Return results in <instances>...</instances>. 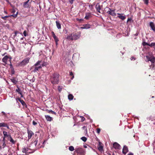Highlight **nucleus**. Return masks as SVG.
Instances as JSON below:
<instances>
[{
	"mask_svg": "<svg viewBox=\"0 0 155 155\" xmlns=\"http://www.w3.org/2000/svg\"><path fill=\"white\" fill-rule=\"evenodd\" d=\"M142 45L143 46L148 45H149V43L146 42H143L142 43Z\"/></svg>",
	"mask_w": 155,
	"mask_h": 155,
	"instance_id": "58836bf2",
	"label": "nucleus"
},
{
	"mask_svg": "<svg viewBox=\"0 0 155 155\" xmlns=\"http://www.w3.org/2000/svg\"><path fill=\"white\" fill-rule=\"evenodd\" d=\"M84 148H87V146H86V145H84Z\"/></svg>",
	"mask_w": 155,
	"mask_h": 155,
	"instance_id": "e2e57ef3",
	"label": "nucleus"
},
{
	"mask_svg": "<svg viewBox=\"0 0 155 155\" xmlns=\"http://www.w3.org/2000/svg\"><path fill=\"white\" fill-rule=\"evenodd\" d=\"M150 25L151 29L154 32H155V25L153 22H151L150 23Z\"/></svg>",
	"mask_w": 155,
	"mask_h": 155,
	"instance_id": "f8f14e48",
	"label": "nucleus"
},
{
	"mask_svg": "<svg viewBox=\"0 0 155 155\" xmlns=\"http://www.w3.org/2000/svg\"><path fill=\"white\" fill-rule=\"evenodd\" d=\"M5 127L9 129V127L8 124L6 123L1 122L0 123V127Z\"/></svg>",
	"mask_w": 155,
	"mask_h": 155,
	"instance_id": "1a4fd4ad",
	"label": "nucleus"
},
{
	"mask_svg": "<svg viewBox=\"0 0 155 155\" xmlns=\"http://www.w3.org/2000/svg\"><path fill=\"white\" fill-rule=\"evenodd\" d=\"M47 112L48 113H51L52 114H56V113L55 112L53 111L52 110H47Z\"/></svg>",
	"mask_w": 155,
	"mask_h": 155,
	"instance_id": "473e14b6",
	"label": "nucleus"
},
{
	"mask_svg": "<svg viewBox=\"0 0 155 155\" xmlns=\"http://www.w3.org/2000/svg\"><path fill=\"white\" fill-rule=\"evenodd\" d=\"M5 146H6V144H5V142H4L3 143V145L2 146V148H4L5 147Z\"/></svg>",
	"mask_w": 155,
	"mask_h": 155,
	"instance_id": "09e8293b",
	"label": "nucleus"
},
{
	"mask_svg": "<svg viewBox=\"0 0 155 155\" xmlns=\"http://www.w3.org/2000/svg\"><path fill=\"white\" fill-rule=\"evenodd\" d=\"M69 3L71 4H72L73 3L74 0H68Z\"/></svg>",
	"mask_w": 155,
	"mask_h": 155,
	"instance_id": "49530a36",
	"label": "nucleus"
},
{
	"mask_svg": "<svg viewBox=\"0 0 155 155\" xmlns=\"http://www.w3.org/2000/svg\"><path fill=\"white\" fill-rule=\"evenodd\" d=\"M29 60L30 58H26L20 63V65L21 66L25 65L26 64H28L29 62Z\"/></svg>",
	"mask_w": 155,
	"mask_h": 155,
	"instance_id": "423d86ee",
	"label": "nucleus"
},
{
	"mask_svg": "<svg viewBox=\"0 0 155 155\" xmlns=\"http://www.w3.org/2000/svg\"><path fill=\"white\" fill-rule=\"evenodd\" d=\"M128 151L127 147L126 146H124L123 149L122 153H123L126 154Z\"/></svg>",
	"mask_w": 155,
	"mask_h": 155,
	"instance_id": "2eb2a0df",
	"label": "nucleus"
},
{
	"mask_svg": "<svg viewBox=\"0 0 155 155\" xmlns=\"http://www.w3.org/2000/svg\"><path fill=\"white\" fill-rule=\"evenodd\" d=\"M128 155H134L132 153H129Z\"/></svg>",
	"mask_w": 155,
	"mask_h": 155,
	"instance_id": "052dcab7",
	"label": "nucleus"
},
{
	"mask_svg": "<svg viewBox=\"0 0 155 155\" xmlns=\"http://www.w3.org/2000/svg\"><path fill=\"white\" fill-rule=\"evenodd\" d=\"M72 35L73 34H71V35L67 36L66 38V39L69 40H73L72 37Z\"/></svg>",
	"mask_w": 155,
	"mask_h": 155,
	"instance_id": "b1692460",
	"label": "nucleus"
},
{
	"mask_svg": "<svg viewBox=\"0 0 155 155\" xmlns=\"http://www.w3.org/2000/svg\"><path fill=\"white\" fill-rule=\"evenodd\" d=\"M45 142V140L44 142L43 143L42 145H41V147H44V144Z\"/></svg>",
	"mask_w": 155,
	"mask_h": 155,
	"instance_id": "864d4df0",
	"label": "nucleus"
},
{
	"mask_svg": "<svg viewBox=\"0 0 155 155\" xmlns=\"http://www.w3.org/2000/svg\"><path fill=\"white\" fill-rule=\"evenodd\" d=\"M2 113L3 114V115H4L5 116H6V114L5 112H4L3 111H2Z\"/></svg>",
	"mask_w": 155,
	"mask_h": 155,
	"instance_id": "603ef678",
	"label": "nucleus"
},
{
	"mask_svg": "<svg viewBox=\"0 0 155 155\" xmlns=\"http://www.w3.org/2000/svg\"><path fill=\"white\" fill-rule=\"evenodd\" d=\"M18 33V31H15V34L13 36L15 37L17 35V34Z\"/></svg>",
	"mask_w": 155,
	"mask_h": 155,
	"instance_id": "37998d69",
	"label": "nucleus"
},
{
	"mask_svg": "<svg viewBox=\"0 0 155 155\" xmlns=\"http://www.w3.org/2000/svg\"><path fill=\"white\" fill-rule=\"evenodd\" d=\"M130 60H132L133 59H134V60H135V58H134V57H131V58H130Z\"/></svg>",
	"mask_w": 155,
	"mask_h": 155,
	"instance_id": "4d7b16f0",
	"label": "nucleus"
},
{
	"mask_svg": "<svg viewBox=\"0 0 155 155\" xmlns=\"http://www.w3.org/2000/svg\"><path fill=\"white\" fill-rule=\"evenodd\" d=\"M15 12V9H13L12 10V13L13 14H14V13Z\"/></svg>",
	"mask_w": 155,
	"mask_h": 155,
	"instance_id": "5fc2aeb1",
	"label": "nucleus"
},
{
	"mask_svg": "<svg viewBox=\"0 0 155 155\" xmlns=\"http://www.w3.org/2000/svg\"><path fill=\"white\" fill-rule=\"evenodd\" d=\"M33 67H34V69L33 71V72H37V71H38L39 69L41 68V65H40L38 66H33Z\"/></svg>",
	"mask_w": 155,
	"mask_h": 155,
	"instance_id": "dca6fc26",
	"label": "nucleus"
},
{
	"mask_svg": "<svg viewBox=\"0 0 155 155\" xmlns=\"http://www.w3.org/2000/svg\"><path fill=\"white\" fill-rule=\"evenodd\" d=\"M17 100H18V101H19L20 102L22 100H21V99L20 98H19V97H18L17 99Z\"/></svg>",
	"mask_w": 155,
	"mask_h": 155,
	"instance_id": "3c124183",
	"label": "nucleus"
},
{
	"mask_svg": "<svg viewBox=\"0 0 155 155\" xmlns=\"http://www.w3.org/2000/svg\"><path fill=\"white\" fill-rule=\"evenodd\" d=\"M17 87V89H16V91L19 94H20L21 95V97H23V94H22V93L20 89V88L18 87Z\"/></svg>",
	"mask_w": 155,
	"mask_h": 155,
	"instance_id": "aec40b11",
	"label": "nucleus"
},
{
	"mask_svg": "<svg viewBox=\"0 0 155 155\" xmlns=\"http://www.w3.org/2000/svg\"><path fill=\"white\" fill-rule=\"evenodd\" d=\"M85 151L81 148H76L74 155H84Z\"/></svg>",
	"mask_w": 155,
	"mask_h": 155,
	"instance_id": "f03ea898",
	"label": "nucleus"
},
{
	"mask_svg": "<svg viewBox=\"0 0 155 155\" xmlns=\"http://www.w3.org/2000/svg\"><path fill=\"white\" fill-rule=\"evenodd\" d=\"M3 133L4 135L3 137H9V136H11L10 135H8L7 132L5 131H3Z\"/></svg>",
	"mask_w": 155,
	"mask_h": 155,
	"instance_id": "393cba45",
	"label": "nucleus"
},
{
	"mask_svg": "<svg viewBox=\"0 0 155 155\" xmlns=\"http://www.w3.org/2000/svg\"><path fill=\"white\" fill-rule=\"evenodd\" d=\"M81 139L84 142H86L87 140V138L85 137H82Z\"/></svg>",
	"mask_w": 155,
	"mask_h": 155,
	"instance_id": "72a5a7b5",
	"label": "nucleus"
},
{
	"mask_svg": "<svg viewBox=\"0 0 155 155\" xmlns=\"http://www.w3.org/2000/svg\"><path fill=\"white\" fill-rule=\"evenodd\" d=\"M51 34L52 35L55 40L56 44L57 45L58 44V42L59 41V40L57 37L56 36L54 32L53 31H52L51 32Z\"/></svg>",
	"mask_w": 155,
	"mask_h": 155,
	"instance_id": "9d476101",
	"label": "nucleus"
},
{
	"mask_svg": "<svg viewBox=\"0 0 155 155\" xmlns=\"http://www.w3.org/2000/svg\"><path fill=\"white\" fill-rule=\"evenodd\" d=\"M56 25L58 29H60L61 28V26L60 23L59 21H56Z\"/></svg>",
	"mask_w": 155,
	"mask_h": 155,
	"instance_id": "4be33fe9",
	"label": "nucleus"
},
{
	"mask_svg": "<svg viewBox=\"0 0 155 155\" xmlns=\"http://www.w3.org/2000/svg\"><path fill=\"white\" fill-rule=\"evenodd\" d=\"M4 13H5L6 14H8L7 12L6 11H4Z\"/></svg>",
	"mask_w": 155,
	"mask_h": 155,
	"instance_id": "0e129e2a",
	"label": "nucleus"
},
{
	"mask_svg": "<svg viewBox=\"0 0 155 155\" xmlns=\"http://www.w3.org/2000/svg\"><path fill=\"white\" fill-rule=\"evenodd\" d=\"M58 90H59L60 91H61V89H61V87H58Z\"/></svg>",
	"mask_w": 155,
	"mask_h": 155,
	"instance_id": "6e6d98bb",
	"label": "nucleus"
},
{
	"mask_svg": "<svg viewBox=\"0 0 155 155\" xmlns=\"http://www.w3.org/2000/svg\"><path fill=\"white\" fill-rule=\"evenodd\" d=\"M91 28V25L88 24L83 25L82 27H81V28L82 29H88Z\"/></svg>",
	"mask_w": 155,
	"mask_h": 155,
	"instance_id": "4468645a",
	"label": "nucleus"
},
{
	"mask_svg": "<svg viewBox=\"0 0 155 155\" xmlns=\"http://www.w3.org/2000/svg\"><path fill=\"white\" fill-rule=\"evenodd\" d=\"M70 76H72V77L71 78V80H72L73 78H74V76L73 75V74L72 72L71 71L70 73Z\"/></svg>",
	"mask_w": 155,
	"mask_h": 155,
	"instance_id": "4c0bfd02",
	"label": "nucleus"
},
{
	"mask_svg": "<svg viewBox=\"0 0 155 155\" xmlns=\"http://www.w3.org/2000/svg\"><path fill=\"white\" fill-rule=\"evenodd\" d=\"M20 102L21 103V104L22 105H23V106H25V105H26V103H25V102L22 100Z\"/></svg>",
	"mask_w": 155,
	"mask_h": 155,
	"instance_id": "e433bc0d",
	"label": "nucleus"
},
{
	"mask_svg": "<svg viewBox=\"0 0 155 155\" xmlns=\"http://www.w3.org/2000/svg\"><path fill=\"white\" fill-rule=\"evenodd\" d=\"M24 39V38H21V40L22 41V40H23Z\"/></svg>",
	"mask_w": 155,
	"mask_h": 155,
	"instance_id": "69168bd1",
	"label": "nucleus"
},
{
	"mask_svg": "<svg viewBox=\"0 0 155 155\" xmlns=\"http://www.w3.org/2000/svg\"><path fill=\"white\" fill-rule=\"evenodd\" d=\"M18 15V12H17L16 14H13L12 15H8V16H5L4 17H2L1 18L3 20H6V18H8L10 16H12L14 18H16L17 17Z\"/></svg>",
	"mask_w": 155,
	"mask_h": 155,
	"instance_id": "6e6552de",
	"label": "nucleus"
},
{
	"mask_svg": "<svg viewBox=\"0 0 155 155\" xmlns=\"http://www.w3.org/2000/svg\"><path fill=\"white\" fill-rule=\"evenodd\" d=\"M11 58L9 56H8V55H6L4 56V57L2 58V61L5 63V64H6L8 61H10V63H11Z\"/></svg>",
	"mask_w": 155,
	"mask_h": 155,
	"instance_id": "39448f33",
	"label": "nucleus"
},
{
	"mask_svg": "<svg viewBox=\"0 0 155 155\" xmlns=\"http://www.w3.org/2000/svg\"><path fill=\"white\" fill-rule=\"evenodd\" d=\"M85 15H86L85 17L84 18L86 19H88L92 17V14L90 12L86 13Z\"/></svg>",
	"mask_w": 155,
	"mask_h": 155,
	"instance_id": "ddd939ff",
	"label": "nucleus"
},
{
	"mask_svg": "<svg viewBox=\"0 0 155 155\" xmlns=\"http://www.w3.org/2000/svg\"><path fill=\"white\" fill-rule=\"evenodd\" d=\"M96 8L97 12L99 13H101L100 10L101 9V6L99 4H97L96 6Z\"/></svg>",
	"mask_w": 155,
	"mask_h": 155,
	"instance_id": "6ab92c4d",
	"label": "nucleus"
},
{
	"mask_svg": "<svg viewBox=\"0 0 155 155\" xmlns=\"http://www.w3.org/2000/svg\"><path fill=\"white\" fill-rule=\"evenodd\" d=\"M151 57H149L148 56H146V59L147 61H146L147 62H148L149 61H150L151 58Z\"/></svg>",
	"mask_w": 155,
	"mask_h": 155,
	"instance_id": "7c9ffc66",
	"label": "nucleus"
},
{
	"mask_svg": "<svg viewBox=\"0 0 155 155\" xmlns=\"http://www.w3.org/2000/svg\"><path fill=\"white\" fill-rule=\"evenodd\" d=\"M21 41L22 43H24V41Z\"/></svg>",
	"mask_w": 155,
	"mask_h": 155,
	"instance_id": "338daca9",
	"label": "nucleus"
},
{
	"mask_svg": "<svg viewBox=\"0 0 155 155\" xmlns=\"http://www.w3.org/2000/svg\"><path fill=\"white\" fill-rule=\"evenodd\" d=\"M45 117L48 121H51L52 120V118L48 115H45Z\"/></svg>",
	"mask_w": 155,
	"mask_h": 155,
	"instance_id": "a878e982",
	"label": "nucleus"
},
{
	"mask_svg": "<svg viewBox=\"0 0 155 155\" xmlns=\"http://www.w3.org/2000/svg\"><path fill=\"white\" fill-rule=\"evenodd\" d=\"M37 141L38 140H36L32 142V144H34L35 146H36L37 143Z\"/></svg>",
	"mask_w": 155,
	"mask_h": 155,
	"instance_id": "ea45409f",
	"label": "nucleus"
},
{
	"mask_svg": "<svg viewBox=\"0 0 155 155\" xmlns=\"http://www.w3.org/2000/svg\"><path fill=\"white\" fill-rule=\"evenodd\" d=\"M32 0H28L27 1L23 3V6L25 8H30L31 7Z\"/></svg>",
	"mask_w": 155,
	"mask_h": 155,
	"instance_id": "7ed1b4c3",
	"label": "nucleus"
},
{
	"mask_svg": "<svg viewBox=\"0 0 155 155\" xmlns=\"http://www.w3.org/2000/svg\"><path fill=\"white\" fill-rule=\"evenodd\" d=\"M42 62L41 61H38L34 65V66H39L41 65V63Z\"/></svg>",
	"mask_w": 155,
	"mask_h": 155,
	"instance_id": "bb28decb",
	"label": "nucleus"
},
{
	"mask_svg": "<svg viewBox=\"0 0 155 155\" xmlns=\"http://www.w3.org/2000/svg\"><path fill=\"white\" fill-rule=\"evenodd\" d=\"M73 40H76L78 39L81 36V33L80 32H78L77 33L72 34Z\"/></svg>",
	"mask_w": 155,
	"mask_h": 155,
	"instance_id": "20e7f679",
	"label": "nucleus"
},
{
	"mask_svg": "<svg viewBox=\"0 0 155 155\" xmlns=\"http://www.w3.org/2000/svg\"><path fill=\"white\" fill-rule=\"evenodd\" d=\"M28 139H30L31 138L32 136L34 134V133L31 130H29L28 129Z\"/></svg>",
	"mask_w": 155,
	"mask_h": 155,
	"instance_id": "9b49d317",
	"label": "nucleus"
},
{
	"mask_svg": "<svg viewBox=\"0 0 155 155\" xmlns=\"http://www.w3.org/2000/svg\"><path fill=\"white\" fill-rule=\"evenodd\" d=\"M150 62L152 63H155V57L153 56L151 57V58L150 60Z\"/></svg>",
	"mask_w": 155,
	"mask_h": 155,
	"instance_id": "c756f323",
	"label": "nucleus"
},
{
	"mask_svg": "<svg viewBox=\"0 0 155 155\" xmlns=\"http://www.w3.org/2000/svg\"><path fill=\"white\" fill-rule=\"evenodd\" d=\"M8 140L10 141L13 144H15V141L12 138L11 136H9V137H8Z\"/></svg>",
	"mask_w": 155,
	"mask_h": 155,
	"instance_id": "5701e85b",
	"label": "nucleus"
},
{
	"mask_svg": "<svg viewBox=\"0 0 155 155\" xmlns=\"http://www.w3.org/2000/svg\"><path fill=\"white\" fill-rule=\"evenodd\" d=\"M113 146L114 148L117 149H120V145L116 142L114 143Z\"/></svg>",
	"mask_w": 155,
	"mask_h": 155,
	"instance_id": "f3484780",
	"label": "nucleus"
},
{
	"mask_svg": "<svg viewBox=\"0 0 155 155\" xmlns=\"http://www.w3.org/2000/svg\"><path fill=\"white\" fill-rule=\"evenodd\" d=\"M69 149L71 151H73L74 150V147L72 146L69 147Z\"/></svg>",
	"mask_w": 155,
	"mask_h": 155,
	"instance_id": "f704fd0d",
	"label": "nucleus"
},
{
	"mask_svg": "<svg viewBox=\"0 0 155 155\" xmlns=\"http://www.w3.org/2000/svg\"><path fill=\"white\" fill-rule=\"evenodd\" d=\"M23 35L25 36H26L27 35V34L26 33V30H25L23 33Z\"/></svg>",
	"mask_w": 155,
	"mask_h": 155,
	"instance_id": "c03bdc74",
	"label": "nucleus"
},
{
	"mask_svg": "<svg viewBox=\"0 0 155 155\" xmlns=\"http://www.w3.org/2000/svg\"><path fill=\"white\" fill-rule=\"evenodd\" d=\"M10 68H11L12 69H14L12 65L11 64V63H10Z\"/></svg>",
	"mask_w": 155,
	"mask_h": 155,
	"instance_id": "8fccbe9b",
	"label": "nucleus"
},
{
	"mask_svg": "<svg viewBox=\"0 0 155 155\" xmlns=\"http://www.w3.org/2000/svg\"><path fill=\"white\" fill-rule=\"evenodd\" d=\"M107 13L110 15L112 16H115L116 15V14L115 12V10H112L109 8V10L107 12Z\"/></svg>",
	"mask_w": 155,
	"mask_h": 155,
	"instance_id": "0eeeda50",
	"label": "nucleus"
},
{
	"mask_svg": "<svg viewBox=\"0 0 155 155\" xmlns=\"http://www.w3.org/2000/svg\"><path fill=\"white\" fill-rule=\"evenodd\" d=\"M85 118L84 117H82V120L83 121H84V120H85Z\"/></svg>",
	"mask_w": 155,
	"mask_h": 155,
	"instance_id": "13d9d810",
	"label": "nucleus"
},
{
	"mask_svg": "<svg viewBox=\"0 0 155 155\" xmlns=\"http://www.w3.org/2000/svg\"><path fill=\"white\" fill-rule=\"evenodd\" d=\"M28 149L27 147H24L22 149V151L23 153H27L28 151Z\"/></svg>",
	"mask_w": 155,
	"mask_h": 155,
	"instance_id": "cd10ccee",
	"label": "nucleus"
},
{
	"mask_svg": "<svg viewBox=\"0 0 155 155\" xmlns=\"http://www.w3.org/2000/svg\"><path fill=\"white\" fill-rule=\"evenodd\" d=\"M151 47H154L155 46V42H152L151 44L149 43V45Z\"/></svg>",
	"mask_w": 155,
	"mask_h": 155,
	"instance_id": "c9c22d12",
	"label": "nucleus"
},
{
	"mask_svg": "<svg viewBox=\"0 0 155 155\" xmlns=\"http://www.w3.org/2000/svg\"><path fill=\"white\" fill-rule=\"evenodd\" d=\"M46 64V62H43V63H42L41 64V67H44V66H45Z\"/></svg>",
	"mask_w": 155,
	"mask_h": 155,
	"instance_id": "79ce46f5",
	"label": "nucleus"
},
{
	"mask_svg": "<svg viewBox=\"0 0 155 155\" xmlns=\"http://www.w3.org/2000/svg\"><path fill=\"white\" fill-rule=\"evenodd\" d=\"M84 128H86V127L85 126H84L83 127Z\"/></svg>",
	"mask_w": 155,
	"mask_h": 155,
	"instance_id": "774afa93",
	"label": "nucleus"
},
{
	"mask_svg": "<svg viewBox=\"0 0 155 155\" xmlns=\"http://www.w3.org/2000/svg\"><path fill=\"white\" fill-rule=\"evenodd\" d=\"M117 14L118 15L117 17L122 20H124L126 19V17L125 16L122 15L121 14L119 13H117Z\"/></svg>",
	"mask_w": 155,
	"mask_h": 155,
	"instance_id": "a211bd4d",
	"label": "nucleus"
},
{
	"mask_svg": "<svg viewBox=\"0 0 155 155\" xmlns=\"http://www.w3.org/2000/svg\"><path fill=\"white\" fill-rule=\"evenodd\" d=\"M68 99L70 100H73L74 96L72 94H69L68 95Z\"/></svg>",
	"mask_w": 155,
	"mask_h": 155,
	"instance_id": "c85d7f7f",
	"label": "nucleus"
},
{
	"mask_svg": "<svg viewBox=\"0 0 155 155\" xmlns=\"http://www.w3.org/2000/svg\"><path fill=\"white\" fill-rule=\"evenodd\" d=\"M103 146L101 145V143L99 142V144L98 147V149L100 151H102L103 150Z\"/></svg>",
	"mask_w": 155,
	"mask_h": 155,
	"instance_id": "412c9836",
	"label": "nucleus"
},
{
	"mask_svg": "<svg viewBox=\"0 0 155 155\" xmlns=\"http://www.w3.org/2000/svg\"><path fill=\"white\" fill-rule=\"evenodd\" d=\"M131 20V19L130 18H128L127 19V22L130 21Z\"/></svg>",
	"mask_w": 155,
	"mask_h": 155,
	"instance_id": "680f3d73",
	"label": "nucleus"
},
{
	"mask_svg": "<svg viewBox=\"0 0 155 155\" xmlns=\"http://www.w3.org/2000/svg\"><path fill=\"white\" fill-rule=\"evenodd\" d=\"M32 124L34 125H36L37 124V123L33 120L32 122Z\"/></svg>",
	"mask_w": 155,
	"mask_h": 155,
	"instance_id": "a18cd8bd",
	"label": "nucleus"
},
{
	"mask_svg": "<svg viewBox=\"0 0 155 155\" xmlns=\"http://www.w3.org/2000/svg\"><path fill=\"white\" fill-rule=\"evenodd\" d=\"M144 2V3L146 5H147L148 4L149 0H143Z\"/></svg>",
	"mask_w": 155,
	"mask_h": 155,
	"instance_id": "a19ab883",
	"label": "nucleus"
},
{
	"mask_svg": "<svg viewBox=\"0 0 155 155\" xmlns=\"http://www.w3.org/2000/svg\"><path fill=\"white\" fill-rule=\"evenodd\" d=\"M12 81L14 84H16L17 81L14 78H13L11 79Z\"/></svg>",
	"mask_w": 155,
	"mask_h": 155,
	"instance_id": "2f4dec72",
	"label": "nucleus"
},
{
	"mask_svg": "<svg viewBox=\"0 0 155 155\" xmlns=\"http://www.w3.org/2000/svg\"><path fill=\"white\" fill-rule=\"evenodd\" d=\"M6 137H3V140H2V141L4 142H5V138Z\"/></svg>",
	"mask_w": 155,
	"mask_h": 155,
	"instance_id": "bf43d9fd",
	"label": "nucleus"
},
{
	"mask_svg": "<svg viewBox=\"0 0 155 155\" xmlns=\"http://www.w3.org/2000/svg\"><path fill=\"white\" fill-rule=\"evenodd\" d=\"M101 130L100 128H97V133L99 134Z\"/></svg>",
	"mask_w": 155,
	"mask_h": 155,
	"instance_id": "de8ad7c7",
	"label": "nucleus"
},
{
	"mask_svg": "<svg viewBox=\"0 0 155 155\" xmlns=\"http://www.w3.org/2000/svg\"><path fill=\"white\" fill-rule=\"evenodd\" d=\"M59 75L57 73H54L50 77L49 80L53 85L57 84L59 82Z\"/></svg>",
	"mask_w": 155,
	"mask_h": 155,
	"instance_id": "f257e3e1",
	"label": "nucleus"
}]
</instances>
